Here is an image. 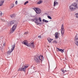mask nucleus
I'll list each match as a JSON object with an SVG mask.
<instances>
[{
	"instance_id": "obj_21",
	"label": "nucleus",
	"mask_w": 78,
	"mask_h": 78,
	"mask_svg": "<svg viewBox=\"0 0 78 78\" xmlns=\"http://www.w3.org/2000/svg\"><path fill=\"white\" fill-rule=\"evenodd\" d=\"M15 48V43L12 46V49H14Z\"/></svg>"
},
{
	"instance_id": "obj_37",
	"label": "nucleus",
	"mask_w": 78,
	"mask_h": 78,
	"mask_svg": "<svg viewBox=\"0 0 78 78\" xmlns=\"http://www.w3.org/2000/svg\"><path fill=\"white\" fill-rule=\"evenodd\" d=\"M1 20H2V19H1Z\"/></svg>"
},
{
	"instance_id": "obj_26",
	"label": "nucleus",
	"mask_w": 78,
	"mask_h": 78,
	"mask_svg": "<svg viewBox=\"0 0 78 78\" xmlns=\"http://www.w3.org/2000/svg\"><path fill=\"white\" fill-rule=\"evenodd\" d=\"M10 16L11 17H12V18L13 17H14V16L12 15H10Z\"/></svg>"
},
{
	"instance_id": "obj_11",
	"label": "nucleus",
	"mask_w": 78,
	"mask_h": 78,
	"mask_svg": "<svg viewBox=\"0 0 78 78\" xmlns=\"http://www.w3.org/2000/svg\"><path fill=\"white\" fill-rule=\"evenodd\" d=\"M22 44H24V45H26V46H27V47L28 46V41L27 40H25L23 42Z\"/></svg>"
},
{
	"instance_id": "obj_29",
	"label": "nucleus",
	"mask_w": 78,
	"mask_h": 78,
	"mask_svg": "<svg viewBox=\"0 0 78 78\" xmlns=\"http://www.w3.org/2000/svg\"><path fill=\"white\" fill-rule=\"evenodd\" d=\"M17 3H18L17 1H16L15 2V4H16V5H17Z\"/></svg>"
},
{
	"instance_id": "obj_19",
	"label": "nucleus",
	"mask_w": 78,
	"mask_h": 78,
	"mask_svg": "<svg viewBox=\"0 0 78 78\" xmlns=\"http://www.w3.org/2000/svg\"><path fill=\"white\" fill-rule=\"evenodd\" d=\"M14 6V4H12L10 5V8H13Z\"/></svg>"
},
{
	"instance_id": "obj_25",
	"label": "nucleus",
	"mask_w": 78,
	"mask_h": 78,
	"mask_svg": "<svg viewBox=\"0 0 78 78\" xmlns=\"http://www.w3.org/2000/svg\"><path fill=\"white\" fill-rule=\"evenodd\" d=\"M48 17L50 19H52L51 17V16H48Z\"/></svg>"
},
{
	"instance_id": "obj_12",
	"label": "nucleus",
	"mask_w": 78,
	"mask_h": 78,
	"mask_svg": "<svg viewBox=\"0 0 78 78\" xmlns=\"http://www.w3.org/2000/svg\"><path fill=\"white\" fill-rule=\"evenodd\" d=\"M16 21H12L11 22H10L9 24L10 25H12L13 24H14V23H16Z\"/></svg>"
},
{
	"instance_id": "obj_9",
	"label": "nucleus",
	"mask_w": 78,
	"mask_h": 78,
	"mask_svg": "<svg viewBox=\"0 0 78 78\" xmlns=\"http://www.w3.org/2000/svg\"><path fill=\"white\" fill-rule=\"evenodd\" d=\"M60 34L58 32H56L55 34V37L56 39H58L59 37Z\"/></svg>"
},
{
	"instance_id": "obj_16",
	"label": "nucleus",
	"mask_w": 78,
	"mask_h": 78,
	"mask_svg": "<svg viewBox=\"0 0 78 78\" xmlns=\"http://www.w3.org/2000/svg\"><path fill=\"white\" fill-rule=\"evenodd\" d=\"M53 40V39L50 38H48V40L49 42H51V41H52Z\"/></svg>"
},
{
	"instance_id": "obj_6",
	"label": "nucleus",
	"mask_w": 78,
	"mask_h": 78,
	"mask_svg": "<svg viewBox=\"0 0 78 78\" xmlns=\"http://www.w3.org/2000/svg\"><path fill=\"white\" fill-rule=\"evenodd\" d=\"M61 33L62 36H63L64 34V24H62L61 27Z\"/></svg>"
},
{
	"instance_id": "obj_2",
	"label": "nucleus",
	"mask_w": 78,
	"mask_h": 78,
	"mask_svg": "<svg viewBox=\"0 0 78 78\" xmlns=\"http://www.w3.org/2000/svg\"><path fill=\"white\" fill-rule=\"evenodd\" d=\"M34 60L36 62H40V60L42 61L44 60V57L41 55L38 56L35 58Z\"/></svg>"
},
{
	"instance_id": "obj_22",
	"label": "nucleus",
	"mask_w": 78,
	"mask_h": 78,
	"mask_svg": "<svg viewBox=\"0 0 78 78\" xmlns=\"http://www.w3.org/2000/svg\"><path fill=\"white\" fill-rule=\"evenodd\" d=\"M3 15V14L2 13V12L0 11V17H2Z\"/></svg>"
},
{
	"instance_id": "obj_15",
	"label": "nucleus",
	"mask_w": 78,
	"mask_h": 78,
	"mask_svg": "<svg viewBox=\"0 0 78 78\" xmlns=\"http://www.w3.org/2000/svg\"><path fill=\"white\" fill-rule=\"evenodd\" d=\"M58 4V2L56 1H54V6H57Z\"/></svg>"
},
{
	"instance_id": "obj_20",
	"label": "nucleus",
	"mask_w": 78,
	"mask_h": 78,
	"mask_svg": "<svg viewBox=\"0 0 78 78\" xmlns=\"http://www.w3.org/2000/svg\"><path fill=\"white\" fill-rule=\"evenodd\" d=\"M43 21L44 22H45V23H48V21H47V20H45V19H43Z\"/></svg>"
},
{
	"instance_id": "obj_35",
	"label": "nucleus",
	"mask_w": 78,
	"mask_h": 78,
	"mask_svg": "<svg viewBox=\"0 0 78 78\" xmlns=\"http://www.w3.org/2000/svg\"><path fill=\"white\" fill-rule=\"evenodd\" d=\"M76 18H78V16H76Z\"/></svg>"
},
{
	"instance_id": "obj_33",
	"label": "nucleus",
	"mask_w": 78,
	"mask_h": 78,
	"mask_svg": "<svg viewBox=\"0 0 78 78\" xmlns=\"http://www.w3.org/2000/svg\"><path fill=\"white\" fill-rule=\"evenodd\" d=\"M31 20H32L33 22H34V19H32Z\"/></svg>"
},
{
	"instance_id": "obj_36",
	"label": "nucleus",
	"mask_w": 78,
	"mask_h": 78,
	"mask_svg": "<svg viewBox=\"0 0 78 78\" xmlns=\"http://www.w3.org/2000/svg\"><path fill=\"white\" fill-rule=\"evenodd\" d=\"M77 2H78V0H77Z\"/></svg>"
},
{
	"instance_id": "obj_28",
	"label": "nucleus",
	"mask_w": 78,
	"mask_h": 78,
	"mask_svg": "<svg viewBox=\"0 0 78 78\" xmlns=\"http://www.w3.org/2000/svg\"><path fill=\"white\" fill-rule=\"evenodd\" d=\"M53 42L54 43H57V41H53Z\"/></svg>"
},
{
	"instance_id": "obj_39",
	"label": "nucleus",
	"mask_w": 78,
	"mask_h": 78,
	"mask_svg": "<svg viewBox=\"0 0 78 78\" xmlns=\"http://www.w3.org/2000/svg\"><path fill=\"white\" fill-rule=\"evenodd\" d=\"M77 46H78V45H77Z\"/></svg>"
},
{
	"instance_id": "obj_31",
	"label": "nucleus",
	"mask_w": 78,
	"mask_h": 78,
	"mask_svg": "<svg viewBox=\"0 0 78 78\" xmlns=\"http://www.w3.org/2000/svg\"><path fill=\"white\" fill-rule=\"evenodd\" d=\"M38 37L39 38H41V36H38Z\"/></svg>"
},
{
	"instance_id": "obj_38",
	"label": "nucleus",
	"mask_w": 78,
	"mask_h": 78,
	"mask_svg": "<svg viewBox=\"0 0 78 78\" xmlns=\"http://www.w3.org/2000/svg\"><path fill=\"white\" fill-rule=\"evenodd\" d=\"M55 1H56V0H55Z\"/></svg>"
},
{
	"instance_id": "obj_17",
	"label": "nucleus",
	"mask_w": 78,
	"mask_h": 78,
	"mask_svg": "<svg viewBox=\"0 0 78 78\" xmlns=\"http://www.w3.org/2000/svg\"><path fill=\"white\" fill-rule=\"evenodd\" d=\"M3 3H4V1H2L0 2V6L3 5Z\"/></svg>"
},
{
	"instance_id": "obj_4",
	"label": "nucleus",
	"mask_w": 78,
	"mask_h": 78,
	"mask_svg": "<svg viewBox=\"0 0 78 78\" xmlns=\"http://www.w3.org/2000/svg\"><path fill=\"white\" fill-rule=\"evenodd\" d=\"M74 41L76 45H78V34H76V35L74 37Z\"/></svg>"
},
{
	"instance_id": "obj_27",
	"label": "nucleus",
	"mask_w": 78,
	"mask_h": 78,
	"mask_svg": "<svg viewBox=\"0 0 78 78\" xmlns=\"http://www.w3.org/2000/svg\"><path fill=\"white\" fill-rule=\"evenodd\" d=\"M3 46L4 47H5V46H6V43H4Z\"/></svg>"
},
{
	"instance_id": "obj_34",
	"label": "nucleus",
	"mask_w": 78,
	"mask_h": 78,
	"mask_svg": "<svg viewBox=\"0 0 78 78\" xmlns=\"http://www.w3.org/2000/svg\"><path fill=\"white\" fill-rule=\"evenodd\" d=\"M62 71L63 72H64V70H63V69L62 70Z\"/></svg>"
},
{
	"instance_id": "obj_7",
	"label": "nucleus",
	"mask_w": 78,
	"mask_h": 78,
	"mask_svg": "<svg viewBox=\"0 0 78 78\" xmlns=\"http://www.w3.org/2000/svg\"><path fill=\"white\" fill-rule=\"evenodd\" d=\"M34 10L37 14H40L41 12V10L38 8H35L34 9Z\"/></svg>"
},
{
	"instance_id": "obj_14",
	"label": "nucleus",
	"mask_w": 78,
	"mask_h": 78,
	"mask_svg": "<svg viewBox=\"0 0 78 78\" xmlns=\"http://www.w3.org/2000/svg\"><path fill=\"white\" fill-rule=\"evenodd\" d=\"M64 49H57V51H61L62 53H63L64 51Z\"/></svg>"
},
{
	"instance_id": "obj_32",
	"label": "nucleus",
	"mask_w": 78,
	"mask_h": 78,
	"mask_svg": "<svg viewBox=\"0 0 78 78\" xmlns=\"http://www.w3.org/2000/svg\"><path fill=\"white\" fill-rule=\"evenodd\" d=\"M28 33V32H25V34H27Z\"/></svg>"
},
{
	"instance_id": "obj_10",
	"label": "nucleus",
	"mask_w": 78,
	"mask_h": 78,
	"mask_svg": "<svg viewBox=\"0 0 78 78\" xmlns=\"http://www.w3.org/2000/svg\"><path fill=\"white\" fill-rule=\"evenodd\" d=\"M14 50V49H9L7 51V55H10V54Z\"/></svg>"
},
{
	"instance_id": "obj_23",
	"label": "nucleus",
	"mask_w": 78,
	"mask_h": 78,
	"mask_svg": "<svg viewBox=\"0 0 78 78\" xmlns=\"http://www.w3.org/2000/svg\"><path fill=\"white\" fill-rule=\"evenodd\" d=\"M28 1H27L26 2H25L24 5H26L27 4H28Z\"/></svg>"
},
{
	"instance_id": "obj_3",
	"label": "nucleus",
	"mask_w": 78,
	"mask_h": 78,
	"mask_svg": "<svg viewBox=\"0 0 78 78\" xmlns=\"http://www.w3.org/2000/svg\"><path fill=\"white\" fill-rule=\"evenodd\" d=\"M29 66V65L25 64L24 66H23L22 68L19 69L18 70V71H23V72H25L26 68H28Z\"/></svg>"
},
{
	"instance_id": "obj_8",
	"label": "nucleus",
	"mask_w": 78,
	"mask_h": 78,
	"mask_svg": "<svg viewBox=\"0 0 78 78\" xmlns=\"http://www.w3.org/2000/svg\"><path fill=\"white\" fill-rule=\"evenodd\" d=\"M28 47H30L32 48H34V42H32L30 44H28Z\"/></svg>"
},
{
	"instance_id": "obj_1",
	"label": "nucleus",
	"mask_w": 78,
	"mask_h": 78,
	"mask_svg": "<svg viewBox=\"0 0 78 78\" xmlns=\"http://www.w3.org/2000/svg\"><path fill=\"white\" fill-rule=\"evenodd\" d=\"M69 9L71 11H74L78 9V3L74 2L69 6Z\"/></svg>"
},
{
	"instance_id": "obj_5",
	"label": "nucleus",
	"mask_w": 78,
	"mask_h": 78,
	"mask_svg": "<svg viewBox=\"0 0 78 78\" xmlns=\"http://www.w3.org/2000/svg\"><path fill=\"white\" fill-rule=\"evenodd\" d=\"M16 27H17V24H15L14 25L12 29H10V33H12L15 31V30L16 29Z\"/></svg>"
},
{
	"instance_id": "obj_24",
	"label": "nucleus",
	"mask_w": 78,
	"mask_h": 78,
	"mask_svg": "<svg viewBox=\"0 0 78 78\" xmlns=\"http://www.w3.org/2000/svg\"><path fill=\"white\" fill-rule=\"evenodd\" d=\"M38 20L40 22H42V20H41V17H39L38 18Z\"/></svg>"
},
{
	"instance_id": "obj_30",
	"label": "nucleus",
	"mask_w": 78,
	"mask_h": 78,
	"mask_svg": "<svg viewBox=\"0 0 78 78\" xmlns=\"http://www.w3.org/2000/svg\"><path fill=\"white\" fill-rule=\"evenodd\" d=\"M75 15L76 16H78V13H76L75 14Z\"/></svg>"
},
{
	"instance_id": "obj_18",
	"label": "nucleus",
	"mask_w": 78,
	"mask_h": 78,
	"mask_svg": "<svg viewBox=\"0 0 78 78\" xmlns=\"http://www.w3.org/2000/svg\"><path fill=\"white\" fill-rule=\"evenodd\" d=\"M42 3V1L41 0L39 1L37 3L38 5H40V4H41Z\"/></svg>"
},
{
	"instance_id": "obj_13",
	"label": "nucleus",
	"mask_w": 78,
	"mask_h": 78,
	"mask_svg": "<svg viewBox=\"0 0 78 78\" xmlns=\"http://www.w3.org/2000/svg\"><path fill=\"white\" fill-rule=\"evenodd\" d=\"M35 19L36 20V21L35 22V23L37 25H39L40 23H39V22H38V20L37 19V18H35Z\"/></svg>"
}]
</instances>
